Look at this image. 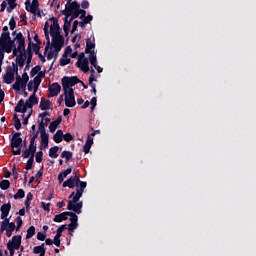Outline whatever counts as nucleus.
<instances>
[{
  "label": "nucleus",
  "instance_id": "obj_14",
  "mask_svg": "<svg viewBox=\"0 0 256 256\" xmlns=\"http://www.w3.org/2000/svg\"><path fill=\"white\" fill-rule=\"evenodd\" d=\"M49 94L48 97H57L59 93H61V85L57 82H54L49 88H48Z\"/></svg>",
  "mask_w": 256,
  "mask_h": 256
},
{
  "label": "nucleus",
  "instance_id": "obj_54",
  "mask_svg": "<svg viewBox=\"0 0 256 256\" xmlns=\"http://www.w3.org/2000/svg\"><path fill=\"white\" fill-rule=\"evenodd\" d=\"M63 139L67 143H70V141H73L74 138H73V135L71 133H66V134H63Z\"/></svg>",
  "mask_w": 256,
  "mask_h": 256
},
{
  "label": "nucleus",
  "instance_id": "obj_7",
  "mask_svg": "<svg viewBox=\"0 0 256 256\" xmlns=\"http://www.w3.org/2000/svg\"><path fill=\"white\" fill-rule=\"evenodd\" d=\"M81 5L77 1H73L70 4L65 5V9L61 11L62 15H65L66 19H69L71 17V13H76L79 11V8Z\"/></svg>",
  "mask_w": 256,
  "mask_h": 256
},
{
  "label": "nucleus",
  "instance_id": "obj_58",
  "mask_svg": "<svg viewBox=\"0 0 256 256\" xmlns=\"http://www.w3.org/2000/svg\"><path fill=\"white\" fill-rule=\"evenodd\" d=\"M59 126L57 125V124H55L53 121L50 123V125H49V131H50V133H53L54 131H57V128H58Z\"/></svg>",
  "mask_w": 256,
  "mask_h": 256
},
{
  "label": "nucleus",
  "instance_id": "obj_19",
  "mask_svg": "<svg viewBox=\"0 0 256 256\" xmlns=\"http://www.w3.org/2000/svg\"><path fill=\"white\" fill-rule=\"evenodd\" d=\"M1 211V219H7L9 216V212L11 211V203L8 202L6 204H3L0 208Z\"/></svg>",
  "mask_w": 256,
  "mask_h": 256
},
{
  "label": "nucleus",
  "instance_id": "obj_10",
  "mask_svg": "<svg viewBox=\"0 0 256 256\" xmlns=\"http://www.w3.org/2000/svg\"><path fill=\"white\" fill-rule=\"evenodd\" d=\"M50 21H53L50 25V35L51 37L55 35H61V26H59V20L55 17H52Z\"/></svg>",
  "mask_w": 256,
  "mask_h": 256
},
{
  "label": "nucleus",
  "instance_id": "obj_42",
  "mask_svg": "<svg viewBox=\"0 0 256 256\" xmlns=\"http://www.w3.org/2000/svg\"><path fill=\"white\" fill-rule=\"evenodd\" d=\"M40 133V137H49V133L45 129V126H38V134Z\"/></svg>",
  "mask_w": 256,
  "mask_h": 256
},
{
  "label": "nucleus",
  "instance_id": "obj_22",
  "mask_svg": "<svg viewBox=\"0 0 256 256\" xmlns=\"http://www.w3.org/2000/svg\"><path fill=\"white\" fill-rule=\"evenodd\" d=\"M21 235H15L12 237V241H9L7 245H10L12 247H15L16 249H19L21 247Z\"/></svg>",
  "mask_w": 256,
  "mask_h": 256
},
{
  "label": "nucleus",
  "instance_id": "obj_53",
  "mask_svg": "<svg viewBox=\"0 0 256 256\" xmlns=\"http://www.w3.org/2000/svg\"><path fill=\"white\" fill-rule=\"evenodd\" d=\"M52 242L54 245H56V247H61V237L60 236L55 235Z\"/></svg>",
  "mask_w": 256,
  "mask_h": 256
},
{
  "label": "nucleus",
  "instance_id": "obj_63",
  "mask_svg": "<svg viewBox=\"0 0 256 256\" xmlns=\"http://www.w3.org/2000/svg\"><path fill=\"white\" fill-rule=\"evenodd\" d=\"M83 20H84V23L89 24V23H91V21H93V15L88 14L87 16H85L83 18Z\"/></svg>",
  "mask_w": 256,
  "mask_h": 256
},
{
  "label": "nucleus",
  "instance_id": "obj_39",
  "mask_svg": "<svg viewBox=\"0 0 256 256\" xmlns=\"http://www.w3.org/2000/svg\"><path fill=\"white\" fill-rule=\"evenodd\" d=\"M69 63H71V58H68L67 56L64 57L62 55V57L60 58V61H59V65L61 67H65V65H69Z\"/></svg>",
  "mask_w": 256,
  "mask_h": 256
},
{
  "label": "nucleus",
  "instance_id": "obj_64",
  "mask_svg": "<svg viewBox=\"0 0 256 256\" xmlns=\"http://www.w3.org/2000/svg\"><path fill=\"white\" fill-rule=\"evenodd\" d=\"M77 27H79V21L75 20L72 24V30L71 33H75V31H77Z\"/></svg>",
  "mask_w": 256,
  "mask_h": 256
},
{
  "label": "nucleus",
  "instance_id": "obj_8",
  "mask_svg": "<svg viewBox=\"0 0 256 256\" xmlns=\"http://www.w3.org/2000/svg\"><path fill=\"white\" fill-rule=\"evenodd\" d=\"M65 95V105L66 107H75L77 105V102L75 101V90L73 88H70Z\"/></svg>",
  "mask_w": 256,
  "mask_h": 256
},
{
  "label": "nucleus",
  "instance_id": "obj_49",
  "mask_svg": "<svg viewBox=\"0 0 256 256\" xmlns=\"http://www.w3.org/2000/svg\"><path fill=\"white\" fill-rule=\"evenodd\" d=\"M4 35H8V37H11V32H9V27L8 26H4L2 28V33L0 35V39H2V37H4Z\"/></svg>",
  "mask_w": 256,
  "mask_h": 256
},
{
  "label": "nucleus",
  "instance_id": "obj_59",
  "mask_svg": "<svg viewBox=\"0 0 256 256\" xmlns=\"http://www.w3.org/2000/svg\"><path fill=\"white\" fill-rule=\"evenodd\" d=\"M36 237H37L38 241H45L47 235L43 232H38Z\"/></svg>",
  "mask_w": 256,
  "mask_h": 256
},
{
  "label": "nucleus",
  "instance_id": "obj_56",
  "mask_svg": "<svg viewBox=\"0 0 256 256\" xmlns=\"http://www.w3.org/2000/svg\"><path fill=\"white\" fill-rule=\"evenodd\" d=\"M72 171H73V168L69 167L66 170L60 172V175H62L65 178L67 177V175H71Z\"/></svg>",
  "mask_w": 256,
  "mask_h": 256
},
{
  "label": "nucleus",
  "instance_id": "obj_34",
  "mask_svg": "<svg viewBox=\"0 0 256 256\" xmlns=\"http://www.w3.org/2000/svg\"><path fill=\"white\" fill-rule=\"evenodd\" d=\"M61 158L65 159L66 163H69V161L73 159V153L71 151L65 150L61 153Z\"/></svg>",
  "mask_w": 256,
  "mask_h": 256
},
{
  "label": "nucleus",
  "instance_id": "obj_52",
  "mask_svg": "<svg viewBox=\"0 0 256 256\" xmlns=\"http://www.w3.org/2000/svg\"><path fill=\"white\" fill-rule=\"evenodd\" d=\"M9 7L7 8L8 13H13V10L17 7L16 2H8Z\"/></svg>",
  "mask_w": 256,
  "mask_h": 256
},
{
  "label": "nucleus",
  "instance_id": "obj_55",
  "mask_svg": "<svg viewBox=\"0 0 256 256\" xmlns=\"http://www.w3.org/2000/svg\"><path fill=\"white\" fill-rule=\"evenodd\" d=\"M41 207L42 209H44V211H47L48 213L49 211H51V203L41 202Z\"/></svg>",
  "mask_w": 256,
  "mask_h": 256
},
{
  "label": "nucleus",
  "instance_id": "obj_50",
  "mask_svg": "<svg viewBox=\"0 0 256 256\" xmlns=\"http://www.w3.org/2000/svg\"><path fill=\"white\" fill-rule=\"evenodd\" d=\"M46 37L47 45L44 50V55H47V51H49V47H51V39L49 38V34H44Z\"/></svg>",
  "mask_w": 256,
  "mask_h": 256
},
{
  "label": "nucleus",
  "instance_id": "obj_35",
  "mask_svg": "<svg viewBox=\"0 0 256 256\" xmlns=\"http://www.w3.org/2000/svg\"><path fill=\"white\" fill-rule=\"evenodd\" d=\"M12 121L14 122V127L16 131H19V129H21V119H19V116L17 114H14Z\"/></svg>",
  "mask_w": 256,
  "mask_h": 256
},
{
  "label": "nucleus",
  "instance_id": "obj_44",
  "mask_svg": "<svg viewBox=\"0 0 256 256\" xmlns=\"http://www.w3.org/2000/svg\"><path fill=\"white\" fill-rule=\"evenodd\" d=\"M35 235V226H30L27 230L26 239H31Z\"/></svg>",
  "mask_w": 256,
  "mask_h": 256
},
{
  "label": "nucleus",
  "instance_id": "obj_2",
  "mask_svg": "<svg viewBox=\"0 0 256 256\" xmlns=\"http://www.w3.org/2000/svg\"><path fill=\"white\" fill-rule=\"evenodd\" d=\"M39 104V98L37 95L32 94L25 102V100L20 99L14 108L15 113H27V109L33 111V106Z\"/></svg>",
  "mask_w": 256,
  "mask_h": 256
},
{
  "label": "nucleus",
  "instance_id": "obj_31",
  "mask_svg": "<svg viewBox=\"0 0 256 256\" xmlns=\"http://www.w3.org/2000/svg\"><path fill=\"white\" fill-rule=\"evenodd\" d=\"M21 85H23V80L21 79V76L17 75L16 81L12 85V89H14V91H21Z\"/></svg>",
  "mask_w": 256,
  "mask_h": 256
},
{
  "label": "nucleus",
  "instance_id": "obj_62",
  "mask_svg": "<svg viewBox=\"0 0 256 256\" xmlns=\"http://www.w3.org/2000/svg\"><path fill=\"white\" fill-rule=\"evenodd\" d=\"M7 249L10 251V256L15 255V250H17V248H15V246H11V244H7Z\"/></svg>",
  "mask_w": 256,
  "mask_h": 256
},
{
  "label": "nucleus",
  "instance_id": "obj_61",
  "mask_svg": "<svg viewBox=\"0 0 256 256\" xmlns=\"http://www.w3.org/2000/svg\"><path fill=\"white\" fill-rule=\"evenodd\" d=\"M90 104H91V111H93L95 107H97V97H93L90 101Z\"/></svg>",
  "mask_w": 256,
  "mask_h": 256
},
{
  "label": "nucleus",
  "instance_id": "obj_21",
  "mask_svg": "<svg viewBox=\"0 0 256 256\" xmlns=\"http://www.w3.org/2000/svg\"><path fill=\"white\" fill-rule=\"evenodd\" d=\"M32 49H33L35 55H37L39 57V59L42 63H45L47 61L45 59V57L43 56V54H41V52H40L41 51V46H39V44H35V43L32 42Z\"/></svg>",
  "mask_w": 256,
  "mask_h": 256
},
{
  "label": "nucleus",
  "instance_id": "obj_13",
  "mask_svg": "<svg viewBox=\"0 0 256 256\" xmlns=\"http://www.w3.org/2000/svg\"><path fill=\"white\" fill-rule=\"evenodd\" d=\"M32 47V40H31V34L28 31V47L25 50L26 54V63H31L33 61V49Z\"/></svg>",
  "mask_w": 256,
  "mask_h": 256
},
{
  "label": "nucleus",
  "instance_id": "obj_16",
  "mask_svg": "<svg viewBox=\"0 0 256 256\" xmlns=\"http://www.w3.org/2000/svg\"><path fill=\"white\" fill-rule=\"evenodd\" d=\"M13 39H14V43L18 44L17 47L25 51V36H23V33L18 32V34H16V37H14Z\"/></svg>",
  "mask_w": 256,
  "mask_h": 256
},
{
  "label": "nucleus",
  "instance_id": "obj_4",
  "mask_svg": "<svg viewBox=\"0 0 256 256\" xmlns=\"http://www.w3.org/2000/svg\"><path fill=\"white\" fill-rule=\"evenodd\" d=\"M21 145H23V138H21V132H15L12 135V138L10 141L12 155H20L21 154Z\"/></svg>",
  "mask_w": 256,
  "mask_h": 256
},
{
  "label": "nucleus",
  "instance_id": "obj_12",
  "mask_svg": "<svg viewBox=\"0 0 256 256\" xmlns=\"http://www.w3.org/2000/svg\"><path fill=\"white\" fill-rule=\"evenodd\" d=\"M70 221L71 223L68 224V231H75V229L79 227V216H77V213L72 212V215H70Z\"/></svg>",
  "mask_w": 256,
  "mask_h": 256
},
{
  "label": "nucleus",
  "instance_id": "obj_23",
  "mask_svg": "<svg viewBox=\"0 0 256 256\" xmlns=\"http://www.w3.org/2000/svg\"><path fill=\"white\" fill-rule=\"evenodd\" d=\"M36 125L33 124L30 130L31 138H30V144L37 145L35 141L37 140V137H39V131H36Z\"/></svg>",
  "mask_w": 256,
  "mask_h": 256
},
{
  "label": "nucleus",
  "instance_id": "obj_46",
  "mask_svg": "<svg viewBox=\"0 0 256 256\" xmlns=\"http://www.w3.org/2000/svg\"><path fill=\"white\" fill-rule=\"evenodd\" d=\"M9 27L11 31H14L15 28L17 27V22L15 21V17L12 16L9 20Z\"/></svg>",
  "mask_w": 256,
  "mask_h": 256
},
{
  "label": "nucleus",
  "instance_id": "obj_5",
  "mask_svg": "<svg viewBox=\"0 0 256 256\" xmlns=\"http://www.w3.org/2000/svg\"><path fill=\"white\" fill-rule=\"evenodd\" d=\"M77 83H81V80L77 76H64L62 78V89L64 91V95H67L69 89H71V87H75Z\"/></svg>",
  "mask_w": 256,
  "mask_h": 256
},
{
  "label": "nucleus",
  "instance_id": "obj_37",
  "mask_svg": "<svg viewBox=\"0 0 256 256\" xmlns=\"http://www.w3.org/2000/svg\"><path fill=\"white\" fill-rule=\"evenodd\" d=\"M9 187H11V182H9V180H2L0 182V189H2V191H7Z\"/></svg>",
  "mask_w": 256,
  "mask_h": 256
},
{
  "label": "nucleus",
  "instance_id": "obj_57",
  "mask_svg": "<svg viewBox=\"0 0 256 256\" xmlns=\"http://www.w3.org/2000/svg\"><path fill=\"white\" fill-rule=\"evenodd\" d=\"M95 70L92 68L91 69V75L89 76V79H88V81H89V85L90 84H93V81H97V79H95Z\"/></svg>",
  "mask_w": 256,
  "mask_h": 256
},
{
  "label": "nucleus",
  "instance_id": "obj_48",
  "mask_svg": "<svg viewBox=\"0 0 256 256\" xmlns=\"http://www.w3.org/2000/svg\"><path fill=\"white\" fill-rule=\"evenodd\" d=\"M36 163H41L43 161V151L40 150L35 154Z\"/></svg>",
  "mask_w": 256,
  "mask_h": 256
},
{
  "label": "nucleus",
  "instance_id": "obj_20",
  "mask_svg": "<svg viewBox=\"0 0 256 256\" xmlns=\"http://www.w3.org/2000/svg\"><path fill=\"white\" fill-rule=\"evenodd\" d=\"M25 61H27V52H21L16 57V63L20 68L25 67Z\"/></svg>",
  "mask_w": 256,
  "mask_h": 256
},
{
  "label": "nucleus",
  "instance_id": "obj_45",
  "mask_svg": "<svg viewBox=\"0 0 256 256\" xmlns=\"http://www.w3.org/2000/svg\"><path fill=\"white\" fill-rule=\"evenodd\" d=\"M40 71H41V65H37L33 67L30 71L31 77H35V75H37Z\"/></svg>",
  "mask_w": 256,
  "mask_h": 256
},
{
  "label": "nucleus",
  "instance_id": "obj_18",
  "mask_svg": "<svg viewBox=\"0 0 256 256\" xmlns=\"http://www.w3.org/2000/svg\"><path fill=\"white\" fill-rule=\"evenodd\" d=\"M75 65L83 73H89V59H84L81 62L77 61Z\"/></svg>",
  "mask_w": 256,
  "mask_h": 256
},
{
  "label": "nucleus",
  "instance_id": "obj_51",
  "mask_svg": "<svg viewBox=\"0 0 256 256\" xmlns=\"http://www.w3.org/2000/svg\"><path fill=\"white\" fill-rule=\"evenodd\" d=\"M16 223H17L16 231H19L21 227H23V219L21 218V216L16 217Z\"/></svg>",
  "mask_w": 256,
  "mask_h": 256
},
{
  "label": "nucleus",
  "instance_id": "obj_33",
  "mask_svg": "<svg viewBox=\"0 0 256 256\" xmlns=\"http://www.w3.org/2000/svg\"><path fill=\"white\" fill-rule=\"evenodd\" d=\"M59 152V147L58 146H53L49 149V157H51V159H57V157H59V154H57Z\"/></svg>",
  "mask_w": 256,
  "mask_h": 256
},
{
  "label": "nucleus",
  "instance_id": "obj_26",
  "mask_svg": "<svg viewBox=\"0 0 256 256\" xmlns=\"http://www.w3.org/2000/svg\"><path fill=\"white\" fill-rule=\"evenodd\" d=\"M92 49H95V41H92L91 38H87L85 53H89V54L95 53V51Z\"/></svg>",
  "mask_w": 256,
  "mask_h": 256
},
{
  "label": "nucleus",
  "instance_id": "obj_47",
  "mask_svg": "<svg viewBox=\"0 0 256 256\" xmlns=\"http://www.w3.org/2000/svg\"><path fill=\"white\" fill-rule=\"evenodd\" d=\"M25 197V190L19 189L14 195V199H23Z\"/></svg>",
  "mask_w": 256,
  "mask_h": 256
},
{
  "label": "nucleus",
  "instance_id": "obj_3",
  "mask_svg": "<svg viewBox=\"0 0 256 256\" xmlns=\"http://www.w3.org/2000/svg\"><path fill=\"white\" fill-rule=\"evenodd\" d=\"M17 47L14 39H11V36L5 35L0 38V55L5 57V53H11L13 49Z\"/></svg>",
  "mask_w": 256,
  "mask_h": 256
},
{
  "label": "nucleus",
  "instance_id": "obj_1",
  "mask_svg": "<svg viewBox=\"0 0 256 256\" xmlns=\"http://www.w3.org/2000/svg\"><path fill=\"white\" fill-rule=\"evenodd\" d=\"M87 189V183H81L80 188H76L75 192H72L68 199H72L68 201L67 209L68 211H73L77 215H81L83 209V202H79V199L83 197V193Z\"/></svg>",
  "mask_w": 256,
  "mask_h": 256
},
{
  "label": "nucleus",
  "instance_id": "obj_6",
  "mask_svg": "<svg viewBox=\"0 0 256 256\" xmlns=\"http://www.w3.org/2000/svg\"><path fill=\"white\" fill-rule=\"evenodd\" d=\"M74 177H70L65 182H63L62 187H68L69 189H81V183H87L85 181H81L79 176H77V172H73Z\"/></svg>",
  "mask_w": 256,
  "mask_h": 256
},
{
  "label": "nucleus",
  "instance_id": "obj_15",
  "mask_svg": "<svg viewBox=\"0 0 256 256\" xmlns=\"http://www.w3.org/2000/svg\"><path fill=\"white\" fill-rule=\"evenodd\" d=\"M71 215H73V212H70V211L62 212L60 214L55 215V217L53 218V221L54 223H61L63 221H67V217H71Z\"/></svg>",
  "mask_w": 256,
  "mask_h": 256
},
{
  "label": "nucleus",
  "instance_id": "obj_30",
  "mask_svg": "<svg viewBox=\"0 0 256 256\" xmlns=\"http://www.w3.org/2000/svg\"><path fill=\"white\" fill-rule=\"evenodd\" d=\"M40 139L39 149L40 151H43V149H47V147H49V136H41Z\"/></svg>",
  "mask_w": 256,
  "mask_h": 256
},
{
  "label": "nucleus",
  "instance_id": "obj_43",
  "mask_svg": "<svg viewBox=\"0 0 256 256\" xmlns=\"http://www.w3.org/2000/svg\"><path fill=\"white\" fill-rule=\"evenodd\" d=\"M20 53H25V50L23 51V48H19L18 46L12 48V55L14 57H19Z\"/></svg>",
  "mask_w": 256,
  "mask_h": 256
},
{
  "label": "nucleus",
  "instance_id": "obj_40",
  "mask_svg": "<svg viewBox=\"0 0 256 256\" xmlns=\"http://www.w3.org/2000/svg\"><path fill=\"white\" fill-rule=\"evenodd\" d=\"M33 163H35V157L28 158L25 166L26 171H30V169H33Z\"/></svg>",
  "mask_w": 256,
  "mask_h": 256
},
{
  "label": "nucleus",
  "instance_id": "obj_41",
  "mask_svg": "<svg viewBox=\"0 0 256 256\" xmlns=\"http://www.w3.org/2000/svg\"><path fill=\"white\" fill-rule=\"evenodd\" d=\"M8 225H9V218H4L3 221L1 222V227H0L1 233H3V231H6V229L8 228Z\"/></svg>",
  "mask_w": 256,
  "mask_h": 256
},
{
  "label": "nucleus",
  "instance_id": "obj_36",
  "mask_svg": "<svg viewBox=\"0 0 256 256\" xmlns=\"http://www.w3.org/2000/svg\"><path fill=\"white\" fill-rule=\"evenodd\" d=\"M89 61H90V64L93 67H96V65H97V54H95V52H91L89 54Z\"/></svg>",
  "mask_w": 256,
  "mask_h": 256
},
{
  "label": "nucleus",
  "instance_id": "obj_24",
  "mask_svg": "<svg viewBox=\"0 0 256 256\" xmlns=\"http://www.w3.org/2000/svg\"><path fill=\"white\" fill-rule=\"evenodd\" d=\"M52 45H65V38L61 34L52 36Z\"/></svg>",
  "mask_w": 256,
  "mask_h": 256
},
{
  "label": "nucleus",
  "instance_id": "obj_60",
  "mask_svg": "<svg viewBox=\"0 0 256 256\" xmlns=\"http://www.w3.org/2000/svg\"><path fill=\"white\" fill-rule=\"evenodd\" d=\"M71 53H73V48H71V46H67L63 53V57H67V55H71Z\"/></svg>",
  "mask_w": 256,
  "mask_h": 256
},
{
  "label": "nucleus",
  "instance_id": "obj_32",
  "mask_svg": "<svg viewBox=\"0 0 256 256\" xmlns=\"http://www.w3.org/2000/svg\"><path fill=\"white\" fill-rule=\"evenodd\" d=\"M54 143H61L63 141V130H57L56 133L53 135Z\"/></svg>",
  "mask_w": 256,
  "mask_h": 256
},
{
  "label": "nucleus",
  "instance_id": "obj_38",
  "mask_svg": "<svg viewBox=\"0 0 256 256\" xmlns=\"http://www.w3.org/2000/svg\"><path fill=\"white\" fill-rule=\"evenodd\" d=\"M13 66V67H12ZM12 66L6 67L9 71H11L14 75H19V66L15 63H12Z\"/></svg>",
  "mask_w": 256,
  "mask_h": 256
},
{
  "label": "nucleus",
  "instance_id": "obj_27",
  "mask_svg": "<svg viewBox=\"0 0 256 256\" xmlns=\"http://www.w3.org/2000/svg\"><path fill=\"white\" fill-rule=\"evenodd\" d=\"M93 146V138H91V135H88L87 140L83 146V151L85 155L91 151V147Z\"/></svg>",
  "mask_w": 256,
  "mask_h": 256
},
{
  "label": "nucleus",
  "instance_id": "obj_9",
  "mask_svg": "<svg viewBox=\"0 0 256 256\" xmlns=\"http://www.w3.org/2000/svg\"><path fill=\"white\" fill-rule=\"evenodd\" d=\"M25 9L29 13H33V15H37V10L39 9V0H26L25 2Z\"/></svg>",
  "mask_w": 256,
  "mask_h": 256
},
{
  "label": "nucleus",
  "instance_id": "obj_11",
  "mask_svg": "<svg viewBox=\"0 0 256 256\" xmlns=\"http://www.w3.org/2000/svg\"><path fill=\"white\" fill-rule=\"evenodd\" d=\"M35 153H37V144H29L28 148L24 150L22 153L23 159H29L30 157H35Z\"/></svg>",
  "mask_w": 256,
  "mask_h": 256
},
{
  "label": "nucleus",
  "instance_id": "obj_29",
  "mask_svg": "<svg viewBox=\"0 0 256 256\" xmlns=\"http://www.w3.org/2000/svg\"><path fill=\"white\" fill-rule=\"evenodd\" d=\"M70 29H71V22H68V18H67V16H65L63 31L65 33V37L67 38V41H69V30Z\"/></svg>",
  "mask_w": 256,
  "mask_h": 256
},
{
  "label": "nucleus",
  "instance_id": "obj_17",
  "mask_svg": "<svg viewBox=\"0 0 256 256\" xmlns=\"http://www.w3.org/2000/svg\"><path fill=\"white\" fill-rule=\"evenodd\" d=\"M15 81V74L6 68V72L3 76V82L6 83V85H11Z\"/></svg>",
  "mask_w": 256,
  "mask_h": 256
},
{
  "label": "nucleus",
  "instance_id": "obj_25",
  "mask_svg": "<svg viewBox=\"0 0 256 256\" xmlns=\"http://www.w3.org/2000/svg\"><path fill=\"white\" fill-rule=\"evenodd\" d=\"M46 251L47 248L45 247V243H42L40 246H35L33 248V253H35V255L40 254V256H45Z\"/></svg>",
  "mask_w": 256,
  "mask_h": 256
},
{
  "label": "nucleus",
  "instance_id": "obj_28",
  "mask_svg": "<svg viewBox=\"0 0 256 256\" xmlns=\"http://www.w3.org/2000/svg\"><path fill=\"white\" fill-rule=\"evenodd\" d=\"M51 105H53V103H51L49 100L47 99H41L40 101V109L41 111H49V109H51Z\"/></svg>",
  "mask_w": 256,
  "mask_h": 256
}]
</instances>
